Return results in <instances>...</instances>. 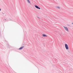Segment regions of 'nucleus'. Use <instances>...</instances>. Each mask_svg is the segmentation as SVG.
Segmentation results:
<instances>
[{
	"mask_svg": "<svg viewBox=\"0 0 73 73\" xmlns=\"http://www.w3.org/2000/svg\"><path fill=\"white\" fill-rule=\"evenodd\" d=\"M63 27L66 31H67V32H69V30H68V27H65V26H63Z\"/></svg>",
	"mask_w": 73,
	"mask_h": 73,
	"instance_id": "f257e3e1",
	"label": "nucleus"
},
{
	"mask_svg": "<svg viewBox=\"0 0 73 73\" xmlns=\"http://www.w3.org/2000/svg\"><path fill=\"white\" fill-rule=\"evenodd\" d=\"M65 47L67 49V50H68L69 49V47H68V44H65Z\"/></svg>",
	"mask_w": 73,
	"mask_h": 73,
	"instance_id": "f03ea898",
	"label": "nucleus"
},
{
	"mask_svg": "<svg viewBox=\"0 0 73 73\" xmlns=\"http://www.w3.org/2000/svg\"><path fill=\"white\" fill-rule=\"evenodd\" d=\"M35 7L37 8V9H41L40 8V7H38L37 5H35Z\"/></svg>",
	"mask_w": 73,
	"mask_h": 73,
	"instance_id": "7ed1b4c3",
	"label": "nucleus"
},
{
	"mask_svg": "<svg viewBox=\"0 0 73 73\" xmlns=\"http://www.w3.org/2000/svg\"><path fill=\"white\" fill-rule=\"evenodd\" d=\"M24 48V46H23L22 47L20 48L19 49V50H21V49H23V48Z\"/></svg>",
	"mask_w": 73,
	"mask_h": 73,
	"instance_id": "20e7f679",
	"label": "nucleus"
},
{
	"mask_svg": "<svg viewBox=\"0 0 73 73\" xmlns=\"http://www.w3.org/2000/svg\"><path fill=\"white\" fill-rule=\"evenodd\" d=\"M42 36L43 37H47V36L44 34H42Z\"/></svg>",
	"mask_w": 73,
	"mask_h": 73,
	"instance_id": "39448f33",
	"label": "nucleus"
},
{
	"mask_svg": "<svg viewBox=\"0 0 73 73\" xmlns=\"http://www.w3.org/2000/svg\"><path fill=\"white\" fill-rule=\"evenodd\" d=\"M27 2L29 3H31V2H30V1H29V0H27Z\"/></svg>",
	"mask_w": 73,
	"mask_h": 73,
	"instance_id": "423d86ee",
	"label": "nucleus"
},
{
	"mask_svg": "<svg viewBox=\"0 0 73 73\" xmlns=\"http://www.w3.org/2000/svg\"><path fill=\"white\" fill-rule=\"evenodd\" d=\"M56 7L58 9H60V7Z\"/></svg>",
	"mask_w": 73,
	"mask_h": 73,
	"instance_id": "0eeeda50",
	"label": "nucleus"
},
{
	"mask_svg": "<svg viewBox=\"0 0 73 73\" xmlns=\"http://www.w3.org/2000/svg\"><path fill=\"white\" fill-rule=\"evenodd\" d=\"M5 20H7V19H5Z\"/></svg>",
	"mask_w": 73,
	"mask_h": 73,
	"instance_id": "6e6552de",
	"label": "nucleus"
},
{
	"mask_svg": "<svg viewBox=\"0 0 73 73\" xmlns=\"http://www.w3.org/2000/svg\"><path fill=\"white\" fill-rule=\"evenodd\" d=\"M0 11H1V9L0 8Z\"/></svg>",
	"mask_w": 73,
	"mask_h": 73,
	"instance_id": "1a4fd4ad",
	"label": "nucleus"
},
{
	"mask_svg": "<svg viewBox=\"0 0 73 73\" xmlns=\"http://www.w3.org/2000/svg\"><path fill=\"white\" fill-rule=\"evenodd\" d=\"M72 24L73 25V23H72Z\"/></svg>",
	"mask_w": 73,
	"mask_h": 73,
	"instance_id": "9d476101",
	"label": "nucleus"
}]
</instances>
